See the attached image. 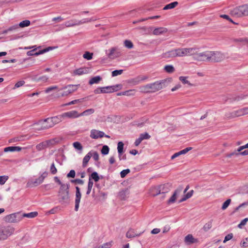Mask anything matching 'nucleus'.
Wrapping results in <instances>:
<instances>
[{"instance_id":"774afa93","label":"nucleus","mask_w":248,"mask_h":248,"mask_svg":"<svg viewBox=\"0 0 248 248\" xmlns=\"http://www.w3.org/2000/svg\"><path fill=\"white\" fill-rule=\"evenodd\" d=\"M240 245L243 248H246L248 247V238H246V241L242 242Z\"/></svg>"},{"instance_id":"2eb2a0df","label":"nucleus","mask_w":248,"mask_h":248,"mask_svg":"<svg viewBox=\"0 0 248 248\" xmlns=\"http://www.w3.org/2000/svg\"><path fill=\"white\" fill-rule=\"evenodd\" d=\"M105 133L101 131L93 129L91 131L90 137L92 139H97L99 138H102L104 137Z\"/></svg>"},{"instance_id":"bf43d9fd","label":"nucleus","mask_w":248,"mask_h":248,"mask_svg":"<svg viewBox=\"0 0 248 248\" xmlns=\"http://www.w3.org/2000/svg\"><path fill=\"white\" fill-rule=\"evenodd\" d=\"M140 138H141L142 140H147V139H149L151 137V136L147 133H142V134H141L140 135Z\"/></svg>"},{"instance_id":"8fccbe9b","label":"nucleus","mask_w":248,"mask_h":248,"mask_svg":"<svg viewBox=\"0 0 248 248\" xmlns=\"http://www.w3.org/2000/svg\"><path fill=\"white\" fill-rule=\"evenodd\" d=\"M231 202V200L229 199L227 200L223 204L221 209L223 210H225L229 205Z\"/></svg>"},{"instance_id":"0eeeda50","label":"nucleus","mask_w":248,"mask_h":248,"mask_svg":"<svg viewBox=\"0 0 248 248\" xmlns=\"http://www.w3.org/2000/svg\"><path fill=\"white\" fill-rule=\"evenodd\" d=\"M122 85L117 84L111 86L97 88L96 91L97 93H112L120 90L122 89Z\"/></svg>"},{"instance_id":"ddd939ff","label":"nucleus","mask_w":248,"mask_h":248,"mask_svg":"<svg viewBox=\"0 0 248 248\" xmlns=\"http://www.w3.org/2000/svg\"><path fill=\"white\" fill-rule=\"evenodd\" d=\"M40 123L42 124V127L40 129H46L54 125L51 118H47L45 120H40ZM38 129H39V128Z\"/></svg>"},{"instance_id":"9d476101","label":"nucleus","mask_w":248,"mask_h":248,"mask_svg":"<svg viewBox=\"0 0 248 248\" xmlns=\"http://www.w3.org/2000/svg\"><path fill=\"white\" fill-rule=\"evenodd\" d=\"M22 219V217L20 212L13 213L7 215L5 217V219L7 221L11 223H16L20 221Z\"/></svg>"},{"instance_id":"4468645a","label":"nucleus","mask_w":248,"mask_h":248,"mask_svg":"<svg viewBox=\"0 0 248 248\" xmlns=\"http://www.w3.org/2000/svg\"><path fill=\"white\" fill-rule=\"evenodd\" d=\"M76 197H75V210L78 211V210L79 203L81 198V194L80 191V188L78 186L76 187Z\"/></svg>"},{"instance_id":"a878e982","label":"nucleus","mask_w":248,"mask_h":248,"mask_svg":"<svg viewBox=\"0 0 248 248\" xmlns=\"http://www.w3.org/2000/svg\"><path fill=\"white\" fill-rule=\"evenodd\" d=\"M92 155V152H89L83 158V162H82V166L83 167H86Z\"/></svg>"},{"instance_id":"c85d7f7f","label":"nucleus","mask_w":248,"mask_h":248,"mask_svg":"<svg viewBox=\"0 0 248 248\" xmlns=\"http://www.w3.org/2000/svg\"><path fill=\"white\" fill-rule=\"evenodd\" d=\"M52 121L55 125L57 124H58L63 121L64 120L63 117L62 116V114L58 116H56L54 117H51Z\"/></svg>"},{"instance_id":"4be33fe9","label":"nucleus","mask_w":248,"mask_h":248,"mask_svg":"<svg viewBox=\"0 0 248 248\" xmlns=\"http://www.w3.org/2000/svg\"><path fill=\"white\" fill-rule=\"evenodd\" d=\"M178 49H174L165 53V56L167 58L178 57Z\"/></svg>"},{"instance_id":"338daca9","label":"nucleus","mask_w":248,"mask_h":248,"mask_svg":"<svg viewBox=\"0 0 248 248\" xmlns=\"http://www.w3.org/2000/svg\"><path fill=\"white\" fill-rule=\"evenodd\" d=\"M18 25H14L13 26L9 27L8 29H7V30H6V31L5 32H6L8 31H13L16 30L17 29H18Z\"/></svg>"},{"instance_id":"9b49d317","label":"nucleus","mask_w":248,"mask_h":248,"mask_svg":"<svg viewBox=\"0 0 248 248\" xmlns=\"http://www.w3.org/2000/svg\"><path fill=\"white\" fill-rule=\"evenodd\" d=\"M183 189V187L182 186H179L174 192L172 195L171 196L170 199L168 201V204H170L174 203L177 199V198L180 195Z\"/></svg>"},{"instance_id":"7ed1b4c3","label":"nucleus","mask_w":248,"mask_h":248,"mask_svg":"<svg viewBox=\"0 0 248 248\" xmlns=\"http://www.w3.org/2000/svg\"><path fill=\"white\" fill-rule=\"evenodd\" d=\"M78 86V85H68L67 86H64L62 88H59L57 86H53L46 88V92H58L61 91L62 89H65L67 90V92H68V93H72L73 92L77 91Z\"/></svg>"},{"instance_id":"09e8293b","label":"nucleus","mask_w":248,"mask_h":248,"mask_svg":"<svg viewBox=\"0 0 248 248\" xmlns=\"http://www.w3.org/2000/svg\"><path fill=\"white\" fill-rule=\"evenodd\" d=\"M124 46L128 48H132L133 47L132 42L128 40H126L124 42Z\"/></svg>"},{"instance_id":"473e14b6","label":"nucleus","mask_w":248,"mask_h":248,"mask_svg":"<svg viewBox=\"0 0 248 248\" xmlns=\"http://www.w3.org/2000/svg\"><path fill=\"white\" fill-rule=\"evenodd\" d=\"M101 79H102V78L100 76H96V77H94L91 78L89 83L91 85H92L93 84H96V83H99V81H101Z\"/></svg>"},{"instance_id":"ea45409f","label":"nucleus","mask_w":248,"mask_h":248,"mask_svg":"<svg viewBox=\"0 0 248 248\" xmlns=\"http://www.w3.org/2000/svg\"><path fill=\"white\" fill-rule=\"evenodd\" d=\"M93 181L91 179V178H89L88 184V189L86 192L87 195H89L90 194L92 189L93 186Z\"/></svg>"},{"instance_id":"c03bdc74","label":"nucleus","mask_w":248,"mask_h":248,"mask_svg":"<svg viewBox=\"0 0 248 248\" xmlns=\"http://www.w3.org/2000/svg\"><path fill=\"white\" fill-rule=\"evenodd\" d=\"M109 148L107 145H104L101 149V153L104 155H108L109 153Z\"/></svg>"},{"instance_id":"412c9836","label":"nucleus","mask_w":248,"mask_h":248,"mask_svg":"<svg viewBox=\"0 0 248 248\" xmlns=\"http://www.w3.org/2000/svg\"><path fill=\"white\" fill-rule=\"evenodd\" d=\"M197 242L198 240L194 238L192 234H188L185 238V242L187 245H191Z\"/></svg>"},{"instance_id":"e2e57ef3","label":"nucleus","mask_w":248,"mask_h":248,"mask_svg":"<svg viewBox=\"0 0 248 248\" xmlns=\"http://www.w3.org/2000/svg\"><path fill=\"white\" fill-rule=\"evenodd\" d=\"M76 175L75 171L73 170H71L67 174V178H74Z\"/></svg>"},{"instance_id":"6ab92c4d","label":"nucleus","mask_w":248,"mask_h":248,"mask_svg":"<svg viewBox=\"0 0 248 248\" xmlns=\"http://www.w3.org/2000/svg\"><path fill=\"white\" fill-rule=\"evenodd\" d=\"M172 81V79L171 78H167L164 79H162L159 81H158L159 84H160V87L161 89L164 88L168 86Z\"/></svg>"},{"instance_id":"680f3d73","label":"nucleus","mask_w":248,"mask_h":248,"mask_svg":"<svg viewBox=\"0 0 248 248\" xmlns=\"http://www.w3.org/2000/svg\"><path fill=\"white\" fill-rule=\"evenodd\" d=\"M71 182L72 183L78 184H80V185H83L84 184V181L81 179H76L74 180H71Z\"/></svg>"},{"instance_id":"bb28decb","label":"nucleus","mask_w":248,"mask_h":248,"mask_svg":"<svg viewBox=\"0 0 248 248\" xmlns=\"http://www.w3.org/2000/svg\"><path fill=\"white\" fill-rule=\"evenodd\" d=\"M21 150V148L18 146H9L6 147L4 149V152H15V151H20Z\"/></svg>"},{"instance_id":"20e7f679","label":"nucleus","mask_w":248,"mask_h":248,"mask_svg":"<svg viewBox=\"0 0 248 248\" xmlns=\"http://www.w3.org/2000/svg\"><path fill=\"white\" fill-rule=\"evenodd\" d=\"M232 14L236 17L248 16V4L242 5L234 8L232 11Z\"/></svg>"},{"instance_id":"13d9d810","label":"nucleus","mask_w":248,"mask_h":248,"mask_svg":"<svg viewBox=\"0 0 248 248\" xmlns=\"http://www.w3.org/2000/svg\"><path fill=\"white\" fill-rule=\"evenodd\" d=\"M192 149V147H187L179 152H178L179 155H184L187 153L188 151H190Z\"/></svg>"},{"instance_id":"37998d69","label":"nucleus","mask_w":248,"mask_h":248,"mask_svg":"<svg viewBox=\"0 0 248 248\" xmlns=\"http://www.w3.org/2000/svg\"><path fill=\"white\" fill-rule=\"evenodd\" d=\"M89 178H91V180L93 179L96 182H98L99 180V177L98 176V173L96 172H93L91 174Z\"/></svg>"},{"instance_id":"c756f323","label":"nucleus","mask_w":248,"mask_h":248,"mask_svg":"<svg viewBox=\"0 0 248 248\" xmlns=\"http://www.w3.org/2000/svg\"><path fill=\"white\" fill-rule=\"evenodd\" d=\"M194 191L191 190L186 194L184 197L179 201V203H181L190 198L193 195Z\"/></svg>"},{"instance_id":"69168bd1","label":"nucleus","mask_w":248,"mask_h":248,"mask_svg":"<svg viewBox=\"0 0 248 248\" xmlns=\"http://www.w3.org/2000/svg\"><path fill=\"white\" fill-rule=\"evenodd\" d=\"M92 156L95 161H98L99 159V155L97 152H92Z\"/></svg>"},{"instance_id":"72a5a7b5","label":"nucleus","mask_w":248,"mask_h":248,"mask_svg":"<svg viewBox=\"0 0 248 248\" xmlns=\"http://www.w3.org/2000/svg\"><path fill=\"white\" fill-rule=\"evenodd\" d=\"M178 4V2L174 1L171 3H170L167 5H166L164 8L163 10H166L168 9H171L175 7Z\"/></svg>"},{"instance_id":"a19ab883","label":"nucleus","mask_w":248,"mask_h":248,"mask_svg":"<svg viewBox=\"0 0 248 248\" xmlns=\"http://www.w3.org/2000/svg\"><path fill=\"white\" fill-rule=\"evenodd\" d=\"M52 47H48L47 48H46L43 50H40L38 52H35L34 53V55L35 56H38V55H41V54H44V53H46V52H48V51L50 50H52Z\"/></svg>"},{"instance_id":"5701e85b","label":"nucleus","mask_w":248,"mask_h":248,"mask_svg":"<svg viewBox=\"0 0 248 248\" xmlns=\"http://www.w3.org/2000/svg\"><path fill=\"white\" fill-rule=\"evenodd\" d=\"M89 69L86 67H81L74 71V74L75 75H81L87 74L89 72Z\"/></svg>"},{"instance_id":"dca6fc26","label":"nucleus","mask_w":248,"mask_h":248,"mask_svg":"<svg viewBox=\"0 0 248 248\" xmlns=\"http://www.w3.org/2000/svg\"><path fill=\"white\" fill-rule=\"evenodd\" d=\"M43 182V181L40 177H38L34 180H30L27 183V186L28 187L35 186L41 184Z\"/></svg>"},{"instance_id":"3c124183","label":"nucleus","mask_w":248,"mask_h":248,"mask_svg":"<svg viewBox=\"0 0 248 248\" xmlns=\"http://www.w3.org/2000/svg\"><path fill=\"white\" fill-rule=\"evenodd\" d=\"M50 171L52 174H55L57 172V170L54 163H52L50 166Z\"/></svg>"},{"instance_id":"cd10ccee","label":"nucleus","mask_w":248,"mask_h":248,"mask_svg":"<svg viewBox=\"0 0 248 248\" xmlns=\"http://www.w3.org/2000/svg\"><path fill=\"white\" fill-rule=\"evenodd\" d=\"M124 145V144L123 142L122 141H119L118 143L117 149H118V154H119V158L120 160H122L121 156H122V153L123 152Z\"/></svg>"},{"instance_id":"5fc2aeb1","label":"nucleus","mask_w":248,"mask_h":248,"mask_svg":"<svg viewBox=\"0 0 248 248\" xmlns=\"http://www.w3.org/2000/svg\"><path fill=\"white\" fill-rule=\"evenodd\" d=\"M130 170L127 169L126 170H124L120 172V175L122 178H124L125 176L130 172Z\"/></svg>"},{"instance_id":"1a4fd4ad","label":"nucleus","mask_w":248,"mask_h":248,"mask_svg":"<svg viewBox=\"0 0 248 248\" xmlns=\"http://www.w3.org/2000/svg\"><path fill=\"white\" fill-rule=\"evenodd\" d=\"M210 60L211 62H219L224 60L226 58L225 54L220 51H210Z\"/></svg>"},{"instance_id":"39448f33","label":"nucleus","mask_w":248,"mask_h":248,"mask_svg":"<svg viewBox=\"0 0 248 248\" xmlns=\"http://www.w3.org/2000/svg\"><path fill=\"white\" fill-rule=\"evenodd\" d=\"M14 228L10 226L0 228V240H6L14 233Z\"/></svg>"},{"instance_id":"2f4dec72","label":"nucleus","mask_w":248,"mask_h":248,"mask_svg":"<svg viewBox=\"0 0 248 248\" xmlns=\"http://www.w3.org/2000/svg\"><path fill=\"white\" fill-rule=\"evenodd\" d=\"M140 234H136L134 230L130 229L126 233V237L128 238H132L137 236H139Z\"/></svg>"},{"instance_id":"f257e3e1","label":"nucleus","mask_w":248,"mask_h":248,"mask_svg":"<svg viewBox=\"0 0 248 248\" xmlns=\"http://www.w3.org/2000/svg\"><path fill=\"white\" fill-rule=\"evenodd\" d=\"M69 184H66L65 185H62V186H60L58 196L59 202L62 204H68L69 202Z\"/></svg>"},{"instance_id":"f704fd0d","label":"nucleus","mask_w":248,"mask_h":248,"mask_svg":"<svg viewBox=\"0 0 248 248\" xmlns=\"http://www.w3.org/2000/svg\"><path fill=\"white\" fill-rule=\"evenodd\" d=\"M94 112V109L93 108H89L85 110L81 113H79L80 116H88L92 114Z\"/></svg>"},{"instance_id":"052dcab7","label":"nucleus","mask_w":248,"mask_h":248,"mask_svg":"<svg viewBox=\"0 0 248 248\" xmlns=\"http://www.w3.org/2000/svg\"><path fill=\"white\" fill-rule=\"evenodd\" d=\"M123 72V70H114L113 71H112V77H115V76H117L118 75H120L121 74H122Z\"/></svg>"},{"instance_id":"6e6552de","label":"nucleus","mask_w":248,"mask_h":248,"mask_svg":"<svg viewBox=\"0 0 248 248\" xmlns=\"http://www.w3.org/2000/svg\"><path fill=\"white\" fill-rule=\"evenodd\" d=\"M178 57H183L186 56H193L197 47H184L178 48Z\"/></svg>"},{"instance_id":"79ce46f5","label":"nucleus","mask_w":248,"mask_h":248,"mask_svg":"<svg viewBox=\"0 0 248 248\" xmlns=\"http://www.w3.org/2000/svg\"><path fill=\"white\" fill-rule=\"evenodd\" d=\"M33 48L32 50L29 51L27 52V54L28 56H33L34 55V51L36 49V48H35V46H29V47H26L25 49H29Z\"/></svg>"},{"instance_id":"e433bc0d","label":"nucleus","mask_w":248,"mask_h":248,"mask_svg":"<svg viewBox=\"0 0 248 248\" xmlns=\"http://www.w3.org/2000/svg\"><path fill=\"white\" fill-rule=\"evenodd\" d=\"M188 77L180 76L179 78V79L184 84H188L189 86H191L192 84L188 80Z\"/></svg>"},{"instance_id":"f03ea898","label":"nucleus","mask_w":248,"mask_h":248,"mask_svg":"<svg viewBox=\"0 0 248 248\" xmlns=\"http://www.w3.org/2000/svg\"><path fill=\"white\" fill-rule=\"evenodd\" d=\"M97 18L93 16L91 18H84L81 20H77L75 19H72L69 21H67L65 22L64 25L66 27H71L75 26H79L83 24L87 23L92 21H96Z\"/></svg>"},{"instance_id":"0e129e2a","label":"nucleus","mask_w":248,"mask_h":248,"mask_svg":"<svg viewBox=\"0 0 248 248\" xmlns=\"http://www.w3.org/2000/svg\"><path fill=\"white\" fill-rule=\"evenodd\" d=\"M233 237V234L232 233H229L228 235H227L224 238V240L223 241V243H226L227 241L231 240Z\"/></svg>"},{"instance_id":"4c0bfd02","label":"nucleus","mask_w":248,"mask_h":248,"mask_svg":"<svg viewBox=\"0 0 248 248\" xmlns=\"http://www.w3.org/2000/svg\"><path fill=\"white\" fill-rule=\"evenodd\" d=\"M46 144V142L45 141L42 142L36 146V148L38 151L43 150L47 147Z\"/></svg>"},{"instance_id":"4d7b16f0","label":"nucleus","mask_w":248,"mask_h":248,"mask_svg":"<svg viewBox=\"0 0 248 248\" xmlns=\"http://www.w3.org/2000/svg\"><path fill=\"white\" fill-rule=\"evenodd\" d=\"M42 124L40 123V121L38 123L33 124L34 129L36 130H42L43 129H39L38 128H42Z\"/></svg>"},{"instance_id":"b1692460","label":"nucleus","mask_w":248,"mask_h":248,"mask_svg":"<svg viewBox=\"0 0 248 248\" xmlns=\"http://www.w3.org/2000/svg\"><path fill=\"white\" fill-rule=\"evenodd\" d=\"M169 184H164L160 185L159 186V192L156 194H159L160 193H167L169 190Z\"/></svg>"},{"instance_id":"de8ad7c7","label":"nucleus","mask_w":248,"mask_h":248,"mask_svg":"<svg viewBox=\"0 0 248 248\" xmlns=\"http://www.w3.org/2000/svg\"><path fill=\"white\" fill-rule=\"evenodd\" d=\"M73 144L74 148L78 150L81 151L83 149L82 146L81 145V143L79 142H75L73 143Z\"/></svg>"},{"instance_id":"a18cd8bd","label":"nucleus","mask_w":248,"mask_h":248,"mask_svg":"<svg viewBox=\"0 0 248 248\" xmlns=\"http://www.w3.org/2000/svg\"><path fill=\"white\" fill-rule=\"evenodd\" d=\"M93 54L88 51H86L83 55V57L88 60H90L93 58Z\"/></svg>"},{"instance_id":"f8f14e48","label":"nucleus","mask_w":248,"mask_h":248,"mask_svg":"<svg viewBox=\"0 0 248 248\" xmlns=\"http://www.w3.org/2000/svg\"><path fill=\"white\" fill-rule=\"evenodd\" d=\"M63 119H76L80 117L79 113L76 110H71L62 114Z\"/></svg>"},{"instance_id":"603ef678","label":"nucleus","mask_w":248,"mask_h":248,"mask_svg":"<svg viewBox=\"0 0 248 248\" xmlns=\"http://www.w3.org/2000/svg\"><path fill=\"white\" fill-rule=\"evenodd\" d=\"M8 179V176L6 175L0 176V184L2 185Z\"/></svg>"},{"instance_id":"c9c22d12","label":"nucleus","mask_w":248,"mask_h":248,"mask_svg":"<svg viewBox=\"0 0 248 248\" xmlns=\"http://www.w3.org/2000/svg\"><path fill=\"white\" fill-rule=\"evenodd\" d=\"M164 70L168 73H172L174 72V67L172 65H167L164 68Z\"/></svg>"},{"instance_id":"6e6d98bb","label":"nucleus","mask_w":248,"mask_h":248,"mask_svg":"<svg viewBox=\"0 0 248 248\" xmlns=\"http://www.w3.org/2000/svg\"><path fill=\"white\" fill-rule=\"evenodd\" d=\"M82 100H83L82 99L74 100H73L68 103L64 104L63 106H68V105H74V104H77L78 102H81L82 101Z\"/></svg>"},{"instance_id":"393cba45","label":"nucleus","mask_w":248,"mask_h":248,"mask_svg":"<svg viewBox=\"0 0 248 248\" xmlns=\"http://www.w3.org/2000/svg\"><path fill=\"white\" fill-rule=\"evenodd\" d=\"M167 31V29L164 27H159L155 29L153 31L154 35H158L161 34L165 33Z\"/></svg>"},{"instance_id":"7c9ffc66","label":"nucleus","mask_w":248,"mask_h":248,"mask_svg":"<svg viewBox=\"0 0 248 248\" xmlns=\"http://www.w3.org/2000/svg\"><path fill=\"white\" fill-rule=\"evenodd\" d=\"M38 215V213L37 212H32L29 213H24L21 214V216L22 218L24 217H26L28 218H34L36 217Z\"/></svg>"},{"instance_id":"864d4df0","label":"nucleus","mask_w":248,"mask_h":248,"mask_svg":"<svg viewBox=\"0 0 248 248\" xmlns=\"http://www.w3.org/2000/svg\"><path fill=\"white\" fill-rule=\"evenodd\" d=\"M112 246V244L111 242H108L105 244H103L102 245L98 247H96L94 248H110Z\"/></svg>"},{"instance_id":"49530a36","label":"nucleus","mask_w":248,"mask_h":248,"mask_svg":"<svg viewBox=\"0 0 248 248\" xmlns=\"http://www.w3.org/2000/svg\"><path fill=\"white\" fill-rule=\"evenodd\" d=\"M212 226V221H210L206 223L203 226V229L204 231L206 232L210 230Z\"/></svg>"},{"instance_id":"a211bd4d","label":"nucleus","mask_w":248,"mask_h":248,"mask_svg":"<svg viewBox=\"0 0 248 248\" xmlns=\"http://www.w3.org/2000/svg\"><path fill=\"white\" fill-rule=\"evenodd\" d=\"M243 116L241 108L231 112L226 113V116L228 118H233L236 117Z\"/></svg>"},{"instance_id":"58836bf2","label":"nucleus","mask_w":248,"mask_h":248,"mask_svg":"<svg viewBox=\"0 0 248 248\" xmlns=\"http://www.w3.org/2000/svg\"><path fill=\"white\" fill-rule=\"evenodd\" d=\"M30 24L31 22L30 20H25L20 22L18 26L21 28H24L30 26Z\"/></svg>"},{"instance_id":"f3484780","label":"nucleus","mask_w":248,"mask_h":248,"mask_svg":"<svg viewBox=\"0 0 248 248\" xmlns=\"http://www.w3.org/2000/svg\"><path fill=\"white\" fill-rule=\"evenodd\" d=\"M120 55V52L118 51L116 47H113L109 50V52L108 54L109 58L113 59Z\"/></svg>"},{"instance_id":"423d86ee","label":"nucleus","mask_w":248,"mask_h":248,"mask_svg":"<svg viewBox=\"0 0 248 248\" xmlns=\"http://www.w3.org/2000/svg\"><path fill=\"white\" fill-rule=\"evenodd\" d=\"M199 48L197 47V49L193 55V58L198 61H208L210 60V51H206L201 53H198Z\"/></svg>"},{"instance_id":"aec40b11","label":"nucleus","mask_w":248,"mask_h":248,"mask_svg":"<svg viewBox=\"0 0 248 248\" xmlns=\"http://www.w3.org/2000/svg\"><path fill=\"white\" fill-rule=\"evenodd\" d=\"M146 87L152 90L153 92H156L161 90L160 84L158 81L153 83L147 84Z\"/></svg>"}]
</instances>
